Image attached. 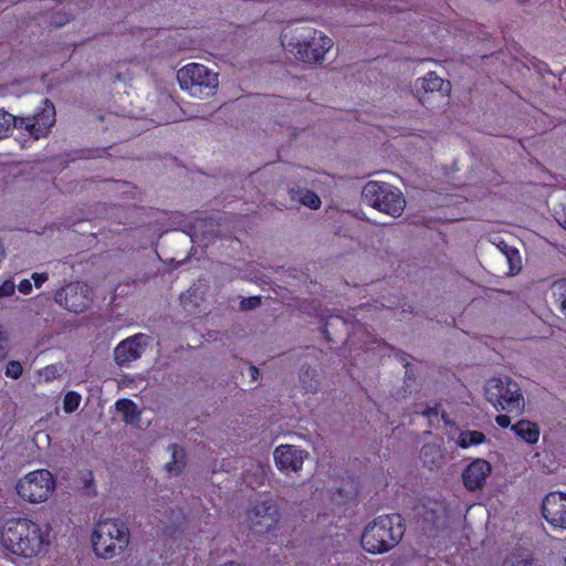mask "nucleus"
Segmentation results:
<instances>
[{"instance_id": "nucleus-34", "label": "nucleus", "mask_w": 566, "mask_h": 566, "mask_svg": "<svg viewBox=\"0 0 566 566\" xmlns=\"http://www.w3.org/2000/svg\"><path fill=\"white\" fill-rule=\"evenodd\" d=\"M495 423L503 429L509 428L511 426V418L507 415H497Z\"/></svg>"}, {"instance_id": "nucleus-24", "label": "nucleus", "mask_w": 566, "mask_h": 566, "mask_svg": "<svg viewBox=\"0 0 566 566\" xmlns=\"http://www.w3.org/2000/svg\"><path fill=\"white\" fill-rule=\"evenodd\" d=\"M486 441V437L482 431L462 430V449L482 444Z\"/></svg>"}, {"instance_id": "nucleus-42", "label": "nucleus", "mask_w": 566, "mask_h": 566, "mask_svg": "<svg viewBox=\"0 0 566 566\" xmlns=\"http://www.w3.org/2000/svg\"><path fill=\"white\" fill-rule=\"evenodd\" d=\"M507 564H509L507 560H504L503 566H509ZM510 566H525V565H522V564L513 565L512 564Z\"/></svg>"}, {"instance_id": "nucleus-6", "label": "nucleus", "mask_w": 566, "mask_h": 566, "mask_svg": "<svg viewBox=\"0 0 566 566\" xmlns=\"http://www.w3.org/2000/svg\"><path fill=\"white\" fill-rule=\"evenodd\" d=\"M485 398L497 411L520 415L524 410V397L520 385L506 376L488 380Z\"/></svg>"}, {"instance_id": "nucleus-8", "label": "nucleus", "mask_w": 566, "mask_h": 566, "mask_svg": "<svg viewBox=\"0 0 566 566\" xmlns=\"http://www.w3.org/2000/svg\"><path fill=\"white\" fill-rule=\"evenodd\" d=\"M365 201L380 212L400 217L406 207L401 190L388 182L370 180L363 188Z\"/></svg>"}, {"instance_id": "nucleus-43", "label": "nucleus", "mask_w": 566, "mask_h": 566, "mask_svg": "<svg viewBox=\"0 0 566 566\" xmlns=\"http://www.w3.org/2000/svg\"><path fill=\"white\" fill-rule=\"evenodd\" d=\"M479 57H481V59H485V57H488V54H486V53H484V52H481V53L479 54Z\"/></svg>"}, {"instance_id": "nucleus-33", "label": "nucleus", "mask_w": 566, "mask_h": 566, "mask_svg": "<svg viewBox=\"0 0 566 566\" xmlns=\"http://www.w3.org/2000/svg\"><path fill=\"white\" fill-rule=\"evenodd\" d=\"M18 290H19L20 293H22L24 295H28V294H30L32 292V283L30 282V280L23 279L18 284Z\"/></svg>"}, {"instance_id": "nucleus-18", "label": "nucleus", "mask_w": 566, "mask_h": 566, "mask_svg": "<svg viewBox=\"0 0 566 566\" xmlns=\"http://www.w3.org/2000/svg\"><path fill=\"white\" fill-rule=\"evenodd\" d=\"M446 451L441 444L428 443L421 448L420 459L429 470L440 468L444 463Z\"/></svg>"}, {"instance_id": "nucleus-12", "label": "nucleus", "mask_w": 566, "mask_h": 566, "mask_svg": "<svg viewBox=\"0 0 566 566\" xmlns=\"http://www.w3.org/2000/svg\"><path fill=\"white\" fill-rule=\"evenodd\" d=\"M415 510L417 516L421 518L424 532L443 528L448 524L449 509L444 501L423 497Z\"/></svg>"}, {"instance_id": "nucleus-26", "label": "nucleus", "mask_w": 566, "mask_h": 566, "mask_svg": "<svg viewBox=\"0 0 566 566\" xmlns=\"http://www.w3.org/2000/svg\"><path fill=\"white\" fill-rule=\"evenodd\" d=\"M300 200H301L302 205H304L311 209H318L322 203L318 195L312 190L303 191Z\"/></svg>"}, {"instance_id": "nucleus-15", "label": "nucleus", "mask_w": 566, "mask_h": 566, "mask_svg": "<svg viewBox=\"0 0 566 566\" xmlns=\"http://www.w3.org/2000/svg\"><path fill=\"white\" fill-rule=\"evenodd\" d=\"M307 454L306 451L291 444H281L273 452L277 470L285 474L298 472Z\"/></svg>"}, {"instance_id": "nucleus-31", "label": "nucleus", "mask_w": 566, "mask_h": 566, "mask_svg": "<svg viewBox=\"0 0 566 566\" xmlns=\"http://www.w3.org/2000/svg\"><path fill=\"white\" fill-rule=\"evenodd\" d=\"M7 343L8 338L6 335V331L2 326H0V360L4 359L7 356Z\"/></svg>"}, {"instance_id": "nucleus-29", "label": "nucleus", "mask_w": 566, "mask_h": 566, "mask_svg": "<svg viewBox=\"0 0 566 566\" xmlns=\"http://www.w3.org/2000/svg\"><path fill=\"white\" fill-rule=\"evenodd\" d=\"M260 305H261V297L260 296L243 297L240 301V308L242 311L254 310V308H256Z\"/></svg>"}, {"instance_id": "nucleus-38", "label": "nucleus", "mask_w": 566, "mask_h": 566, "mask_svg": "<svg viewBox=\"0 0 566 566\" xmlns=\"http://www.w3.org/2000/svg\"><path fill=\"white\" fill-rule=\"evenodd\" d=\"M441 419L444 421V423H446L447 426H449V424H450V426H451V424H453V422H451V421L449 420L448 415H447L444 411H442V412H441Z\"/></svg>"}, {"instance_id": "nucleus-28", "label": "nucleus", "mask_w": 566, "mask_h": 566, "mask_svg": "<svg viewBox=\"0 0 566 566\" xmlns=\"http://www.w3.org/2000/svg\"><path fill=\"white\" fill-rule=\"evenodd\" d=\"M440 405L436 403L433 407H427L421 415L428 419L429 427H433V421L439 422Z\"/></svg>"}, {"instance_id": "nucleus-4", "label": "nucleus", "mask_w": 566, "mask_h": 566, "mask_svg": "<svg viewBox=\"0 0 566 566\" xmlns=\"http://www.w3.org/2000/svg\"><path fill=\"white\" fill-rule=\"evenodd\" d=\"M406 532L400 514H386L368 523L360 536L361 547L370 554H385L395 548Z\"/></svg>"}, {"instance_id": "nucleus-14", "label": "nucleus", "mask_w": 566, "mask_h": 566, "mask_svg": "<svg viewBox=\"0 0 566 566\" xmlns=\"http://www.w3.org/2000/svg\"><path fill=\"white\" fill-rule=\"evenodd\" d=\"M148 340L149 336L137 333L119 342L114 349L116 364L120 367H125L139 359L148 346Z\"/></svg>"}, {"instance_id": "nucleus-13", "label": "nucleus", "mask_w": 566, "mask_h": 566, "mask_svg": "<svg viewBox=\"0 0 566 566\" xmlns=\"http://www.w3.org/2000/svg\"><path fill=\"white\" fill-rule=\"evenodd\" d=\"M542 515L555 531H566V493L549 492L541 506Z\"/></svg>"}, {"instance_id": "nucleus-11", "label": "nucleus", "mask_w": 566, "mask_h": 566, "mask_svg": "<svg viewBox=\"0 0 566 566\" xmlns=\"http://www.w3.org/2000/svg\"><path fill=\"white\" fill-rule=\"evenodd\" d=\"M280 509L273 500L255 503L247 511V522L256 534H268L274 531L280 521Z\"/></svg>"}, {"instance_id": "nucleus-2", "label": "nucleus", "mask_w": 566, "mask_h": 566, "mask_svg": "<svg viewBox=\"0 0 566 566\" xmlns=\"http://www.w3.org/2000/svg\"><path fill=\"white\" fill-rule=\"evenodd\" d=\"M281 44L304 63L315 64L325 60L333 40L319 30L298 27L281 35Z\"/></svg>"}, {"instance_id": "nucleus-37", "label": "nucleus", "mask_w": 566, "mask_h": 566, "mask_svg": "<svg viewBox=\"0 0 566 566\" xmlns=\"http://www.w3.org/2000/svg\"><path fill=\"white\" fill-rule=\"evenodd\" d=\"M250 371H251V377L253 379H256V377L259 375V369L255 366H250Z\"/></svg>"}, {"instance_id": "nucleus-7", "label": "nucleus", "mask_w": 566, "mask_h": 566, "mask_svg": "<svg viewBox=\"0 0 566 566\" xmlns=\"http://www.w3.org/2000/svg\"><path fill=\"white\" fill-rule=\"evenodd\" d=\"M180 88L192 97L208 98L217 93L218 73L199 63H189L177 72Z\"/></svg>"}, {"instance_id": "nucleus-44", "label": "nucleus", "mask_w": 566, "mask_h": 566, "mask_svg": "<svg viewBox=\"0 0 566 566\" xmlns=\"http://www.w3.org/2000/svg\"><path fill=\"white\" fill-rule=\"evenodd\" d=\"M465 42H473V40H470L469 36L465 38Z\"/></svg>"}, {"instance_id": "nucleus-20", "label": "nucleus", "mask_w": 566, "mask_h": 566, "mask_svg": "<svg viewBox=\"0 0 566 566\" xmlns=\"http://www.w3.org/2000/svg\"><path fill=\"white\" fill-rule=\"evenodd\" d=\"M171 460L166 463V470L172 475H179L186 467V452L178 444H170Z\"/></svg>"}, {"instance_id": "nucleus-17", "label": "nucleus", "mask_w": 566, "mask_h": 566, "mask_svg": "<svg viewBox=\"0 0 566 566\" xmlns=\"http://www.w3.org/2000/svg\"><path fill=\"white\" fill-rule=\"evenodd\" d=\"M450 82L441 78L434 72L417 81V96L421 104H426V95L439 93L441 96L449 93Z\"/></svg>"}, {"instance_id": "nucleus-25", "label": "nucleus", "mask_w": 566, "mask_h": 566, "mask_svg": "<svg viewBox=\"0 0 566 566\" xmlns=\"http://www.w3.org/2000/svg\"><path fill=\"white\" fill-rule=\"evenodd\" d=\"M82 397L76 391H69L65 394L63 399V409L65 412L71 413L75 411L80 403H81Z\"/></svg>"}, {"instance_id": "nucleus-35", "label": "nucleus", "mask_w": 566, "mask_h": 566, "mask_svg": "<svg viewBox=\"0 0 566 566\" xmlns=\"http://www.w3.org/2000/svg\"><path fill=\"white\" fill-rule=\"evenodd\" d=\"M558 223L566 230V203L562 206V210L556 212Z\"/></svg>"}, {"instance_id": "nucleus-19", "label": "nucleus", "mask_w": 566, "mask_h": 566, "mask_svg": "<svg viewBox=\"0 0 566 566\" xmlns=\"http://www.w3.org/2000/svg\"><path fill=\"white\" fill-rule=\"evenodd\" d=\"M511 430L515 433L516 437L522 439L527 444L533 446L538 442L541 431L538 424L535 422L521 419L511 427Z\"/></svg>"}, {"instance_id": "nucleus-41", "label": "nucleus", "mask_w": 566, "mask_h": 566, "mask_svg": "<svg viewBox=\"0 0 566 566\" xmlns=\"http://www.w3.org/2000/svg\"><path fill=\"white\" fill-rule=\"evenodd\" d=\"M222 566H241V565H239L234 562H229V563L223 564Z\"/></svg>"}, {"instance_id": "nucleus-22", "label": "nucleus", "mask_w": 566, "mask_h": 566, "mask_svg": "<svg viewBox=\"0 0 566 566\" xmlns=\"http://www.w3.org/2000/svg\"><path fill=\"white\" fill-rule=\"evenodd\" d=\"M504 253H501V258L506 262L509 270L507 275H516L522 270V259L520 251L509 244H504Z\"/></svg>"}, {"instance_id": "nucleus-30", "label": "nucleus", "mask_w": 566, "mask_h": 566, "mask_svg": "<svg viewBox=\"0 0 566 566\" xmlns=\"http://www.w3.org/2000/svg\"><path fill=\"white\" fill-rule=\"evenodd\" d=\"M15 284L12 280H6L0 285V298L11 296L14 294Z\"/></svg>"}, {"instance_id": "nucleus-36", "label": "nucleus", "mask_w": 566, "mask_h": 566, "mask_svg": "<svg viewBox=\"0 0 566 566\" xmlns=\"http://www.w3.org/2000/svg\"><path fill=\"white\" fill-rule=\"evenodd\" d=\"M475 28V25H473L471 22L469 23H463L462 22V33L465 32V33H473L472 29Z\"/></svg>"}, {"instance_id": "nucleus-21", "label": "nucleus", "mask_w": 566, "mask_h": 566, "mask_svg": "<svg viewBox=\"0 0 566 566\" xmlns=\"http://www.w3.org/2000/svg\"><path fill=\"white\" fill-rule=\"evenodd\" d=\"M163 517L155 516V520L158 522L156 523V526L158 530H160L163 533H170V530L179 526V520L180 517L184 518L182 511L180 509L174 510L170 509L169 513L165 511L163 514Z\"/></svg>"}, {"instance_id": "nucleus-27", "label": "nucleus", "mask_w": 566, "mask_h": 566, "mask_svg": "<svg viewBox=\"0 0 566 566\" xmlns=\"http://www.w3.org/2000/svg\"><path fill=\"white\" fill-rule=\"evenodd\" d=\"M23 373V367L18 360H10L6 366V376L12 379H18Z\"/></svg>"}, {"instance_id": "nucleus-1", "label": "nucleus", "mask_w": 566, "mask_h": 566, "mask_svg": "<svg viewBox=\"0 0 566 566\" xmlns=\"http://www.w3.org/2000/svg\"><path fill=\"white\" fill-rule=\"evenodd\" d=\"M50 533L49 524L41 525L27 517L9 518L0 530V541L8 552L31 558L48 551Z\"/></svg>"}, {"instance_id": "nucleus-32", "label": "nucleus", "mask_w": 566, "mask_h": 566, "mask_svg": "<svg viewBox=\"0 0 566 566\" xmlns=\"http://www.w3.org/2000/svg\"><path fill=\"white\" fill-rule=\"evenodd\" d=\"M48 279H49V275L45 272H42V273L35 272L32 274V280L34 282V286L38 289L41 287L48 281Z\"/></svg>"}, {"instance_id": "nucleus-16", "label": "nucleus", "mask_w": 566, "mask_h": 566, "mask_svg": "<svg viewBox=\"0 0 566 566\" xmlns=\"http://www.w3.org/2000/svg\"><path fill=\"white\" fill-rule=\"evenodd\" d=\"M492 467L489 461L484 459L473 460L462 471V483L469 491H475L481 489L489 474L491 473Z\"/></svg>"}, {"instance_id": "nucleus-9", "label": "nucleus", "mask_w": 566, "mask_h": 566, "mask_svg": "<svg viewBox=\"0 0 566 566\" xmlns=\"http://www.w3.org/2000/svg\"><path fill=\"white\" fill-rule=\"evenodd\" d=\"M18 495L30 503L46 501L55 490V480L48 470H35L20 479L15 485Z\"/></svg>"}, {"instance_id": "nucleus-3", "label": "nucleus", "mask_w": 566, "mask_h": 566, "mask_svg": "<svg viewBox=\"0 0 566 566\" xmlns=\"http://www.w3.org/2000/svg\"><path fill=\"white\" fill-rule=\"evenodd\" d=\"M55 106L44 98L32 116H14L0 108V139L9 136L12 128H17L21 135H27L32 140L45 137L55 124Z\"/></svg>"}, {"instance_id": "nucleus-45", "label": "nucleus", "mask_w": 566, "mask_h": 566, "mask_svg": "<svg viewBox=\"0 0 566 566\" xmlns=\"http://www.w3.org/2000/svg\"><path fill=\"white\" fill-rule=\"evenodd\" d=\"M564 564L566 565V555H565V558H564Z\"/></svg>"}, {"instance_id": "nucleus-10", "label": "nucleus", "mask_w": 566, "mask_h": 566, "mask_svg": "<svg viewBox=\"0 0 566 566\" xmlns=\"http://www.w3.org/2000/svg\"><path fill=\"white\" fill-rule=\"evenodd\" d=\"M54 300L69 312L84 313L93 302V290L85 282H71L55 292Z\"/></svg>"}, {"instance_id": "nucleus-23", "label": "nucleus", "mask_w": 566, "mask_h": 566, "mask_svg": "<svg viewBox=\"0 0 566 566\" xmlns=\"http://www.w3.org/2000/svg\"><path fill=\"white\" fill-rule=\"evenodd\" d=\"M116 409L123 415L126 423H134L139 419V411L136 403L130 399H119L116 401Z\"/></svg>"}, {"instance_id": "nucleus-39", "label": "nucleus", "mask_w": 566, "mask_h": 566, "mask_svg": "<svg viewBox=\"0 0 566 566\" xmlns=\"http://www.w3.org/2000/svg\"><path fill=\"white\" fill-rule=\"evenodd\" d=\"M504 244H506L503 240H501L497 244H496V248L499 249L500 251V254L501 253H504Z\"/></svg>"}, {"instance_id": "nucleus-40", "label": "nucleus", "mask_w": 566, "mask_h": 566, "mask_svg": "<svg viewBox=\"0 0 566 566\" xmlns=\"http://www.w3.org/2000/svg\"><path fill=\"white\" fill-rule=\"evenodd\" d=\"M323 333H324V335H325V338H326L328 342H331V340H332V338H331L329 333H328V329H327V324L323 327Z\"/></svg>"}, {"instance_id": "nucleus-5", "label": "nucleus", "mask_w": 566, "mask_h": 566, "mask_svg": "<svg viewBox=\"0 0 566 566\" xmlns=\"http://www.w3.org/2000/svg\"><path fill=\"white\" fill-rule=\"evenodd\" d=\"M129 539L128 525L120 518L99 520L91 537L95 555L104 559L122 554L128 546Z\"/></svg>"}]
</instances>
